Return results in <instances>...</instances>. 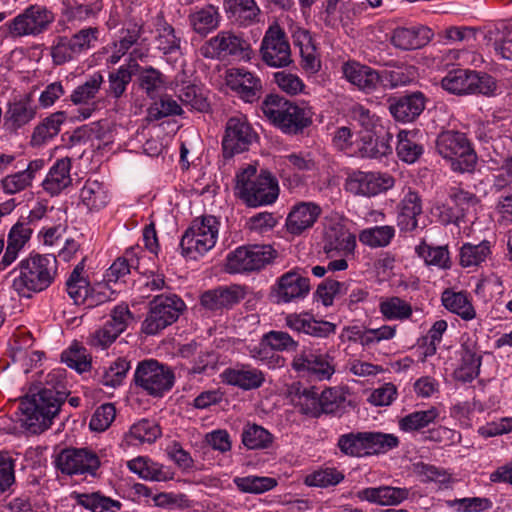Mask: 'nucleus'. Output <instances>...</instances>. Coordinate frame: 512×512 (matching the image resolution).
Returning <instances> with one entry per match:
<instances>
[{
	"label": "nucleus",
	"instance_id": "c9c22d12",
	"mask_svg": "<svg viewBox=\"0 0 512 512\" xmlns=\"http://www.w3.org/2000/svg\"><path fill=\"white\" fill-rule=\"evenodd\" d=\"M142 250L139 246L126 249L125 253L118 257L105 273L107 284L125 282V278L130 274L131 269H139V260Z\"/></svg>",
	"mask_w": 512,
	"mask_h": 512
},
{
	"label": "nucleus",
	"instance_id": "473e14b6",
	"mask_svg": "<svg viewBox=\"0 0 512 512\" xmlns=\"http://www.w3.org/2000/svg\"><path fill=\"white\" fill-rule=\"evenodd\" d=\"M433 37L431 29L425 26L399 27L393 31L391 42L401 50L419 49Z\"/></svg>",
	"mask_w": 512,
	"mask_h": 512
},
{
	"label": "nucleus",
	"instance_id": "4d7b16f0",
	"mask_svg": "<svg viewBox=\"0 0 512 512\" xmlns=\"http://www.w3.org/2000/svg\"><path fill=\"white\" fill-rule=\"evenodd\" d=\"M233 483L240 492L248 494H262L272 490L278 484L276 478L256 475L234 477Z\"/></svg>",
	"mask_w": 512,
	"mask_h": 512
},
{
	"label": "nucleus",
	"instance_id": "4c0bfd02",
	"mask_svg": "<svg viewBox=\"0 0 512 512\" xmlns=\"http://www.w3.org/2000/svg\"><path fill=\"white\" fill-rule=\"evenodd\" d=\"M243 298L240 287L208 290L201 295L200 303L208 310H220L237 304Z\"/></svg>",
	"mask_w": 512,
	"mask_h": 512
},
{
	"label": "nucleus",
	"instance_id": "603ef678",
	"mask_svg": "<svg viewBox=\"0 0 512 512\" xmlns=\"http://www.w3.org/2000/svg\"><path fill=\"white\" fill-rule=\"evenodd\" d=\"M378 308L383 318L388 321H405L413 313L411 304L398 296L381 298Z\"/></svg>",
	"mask_w": 512,
	"mask_h": 512
},
{
	"label": "nucleus",
	"instance_id": "aec40b11",
	"mask_svg": "<svg viewBox=\"0 0 512 512\" xmlns=\"http://www.w3.org/2000/svg\"><path fill=\"white\" fill-rule=\"evenodd\" d=\"M274 291L279 303H290L308 295L310 280L303 274V269L294 268L277 279Z\"/></svg>",
	"mask_w": 512,
	"mask_h": 512
},
{
	"label": "nucleus",
	"instance_id": "13d9d810",
	"mask_svg": "<svg viewBox=\"0 0 512 512\" xmlns=\"http://www.w3.org/2000/svg\"><path fill=\"white\" fill-rule=\"evenodd\" d=\"M415 251L429 266L440 269L450 268V255L447 246H431L422 241L416 246Z\"/></svg>",
	"mask_w": 512,
	"mask_h": 512
},
{
	"label": "nucleus",
	"instance_id": "ea45409f",
	"mask_svg": "<svg viewBox=\"0 0 512 512\" xmlns=\"http://www.w3.org/2000/svg\"><path fill=\"white\" fill-rule=\"evenodd\" d=\"M289 397L302 414L314 417L321 414L318 391L314 387L305 388L300 383H294L289 388Z\"/></svg>",
	"mask_w": 512,
	"mask_h": 512
},
{
	"label": "nucleus",
	"instance_id": "f03ea898",
	"mask_svg": "<svg viewBox=\"0 0 512 512\" xmlns=\"http://www.w3.org/2000/svg\"><path fill=\"white\" fill-rule=\"evenodd\" d=\"M53 255L30 254L10 271L13 290L24 298L46 290L54 281L57 266Z\"/></svg>",
	"mask_w": 512,
	"mask_h": 512
},
{
	"label": "nucleus",
	"instance_id": "bf43d9fd",
	"mask_svg": "<svg viewBox=\"0 0 512 512\" xmlns=\"http://www.w3.org/2000/svg\"><path fill=\"white\" fill-rule=\"evenodd\" d=\"M395 236V228L390 225L374 226L359 233V241L371 248L388 246Z\"/></svg>",
	"mask_w": 512,
	"mask_h": 512
},
{
	"label": "nucleus",
	"instance_id": "49530a36",
	"mask_svg": "<svg viewBox=\"0 0 512 512\" xmlns=\"http://www.w3.org/2000/svg\"><path fill=\"white\" fill-rule=\"evenodd\" d=\"M482 357L474 344H462L461 363L455 371L456 378L462 382H471L480 373Z\"/></svg>",
	"mask_w": 512,
	"mask_h": 512
},
{
	"label": "nucleus",
	"instance_id": "de8ad7c7",
	"mask_svg": "<svg viewBox=\"0 0 512 512\" xmlns=\"http://www.w3.org/2000/svg\"><path fill=\"white\" fill-rule=\"evenodd\" d=\"M248 355L258 362L260 365L266 366L268 369L282 368L286 364V359L276 353L272 347L267 344V341L262 336L257 343H250L246 346Z\"/></svg>",
	"mask_w": 512,
	"mask_h": 512
},
{
	"label": "nucleus",
	"instance_id": "e433bc0d",
	"mask_svg": "<svg viewBox=\"0 0 512 512\" xmlns=\"http://www.w3.org/2000/svg\"><path fill=\"white\" fill-rule=\"evenodd\" d=\"M36 116V107L29 98H22L8 104L4 114V125L10 131H17Z\"/></svg>",
	"mask_w": 512,
	"mask_h": 512
},
{
	"label": "nucleus",
	"instance_id": "4be33fe9",
	"mask_svg": "<svg viewBox=\"0 0 512 512\" xmlns=\"http://www.w3.org/2000/svg\"><path fill=\"white\" fill-rule=\"evenodd\" d=\"M226 85L245 102L252 103L260 96V78L245 68H230L225 76Z\"/></svg>",
	"mask_w": 512,
	"mask_h": 512
},
{
	"label": "nucleus",
	"instance_id": "c85d7f7f",
	"mask_svg": "<svg viewBox=\"0 0 512 512\" xmlns=\"http://www.w3.org/2000/svg\"><path fill=\"white\" fill-rule=\"evenodd\" d=\"M226 17L240 27L257 23L261 9L255 0H223Z\"/></svg>",
	"mask_w": 512,
	"mask_h": 512
},
{
	"label": "nucleus",
	"instance_id": "79ce46f5",
	"mask_svg": "<svg viewBox=\"0 0 512 512\" xmlns=\"http://www.w3.org/2000/svg\"><path fill=\"white\" fill-rule=\"evenodd\" d=\"M64 112H56L44 118L33 130L30 145L32 147H41L56 137L61 125L65 122Z\"/></svg>",
	"mask_w": 512,
	"mask_h": 512
},
{
	"label": "nucleus",
	"instance_id": "1a4fd4ad",
	"mask_svg": "<svg viewBox=\"0 0 512 512\" xmlns=\"http://www.w3.org/2000/svg\"><path fill=\"white\" fill-rule=\"evenodd\" d=\"M441 87L450 94L470 95L483 94L491 96L497 88L494 78L486 73L470 69H453L441 80Z\"/></svg>",
	"mask_w": 512,
	"mask_h": 512
},
{
	"label": "nucleus",
	"instance_id": "338daca9",
	"mask_svg": "<svg viewBox=\"0 0 512 512\" xmlns=\"http://www.w3.org/2000/svg\"><path fill=\"white\" fill-rule=\"evenodd\" d=\"M348 291L349 284L347 282L327 278L318 285L315 292V299L328 307L333 304L336 297L345 295Z\"/></svg>",
	"mask_w": 512,
	"mask_h": 512
},
{
	"label": "nucleus",
	"instance_id": "8fccbe9b",
	"mask_svg": "<svg viewBox=\"0 0 512 512\" xmlns=\"http://www.w3.org/2000/svg\"><path fill=\"white\" fill-rule=\"evenodd\" d=\"M71 498L76 503L91 512H117L122 504L118 500L102 495L100 492L78 493L73 492Z\"/></svg>",
	"mask_w": 512,
	"mask_h": 512
},
{
	"label": "nucleus",
	"instance_id": "774afa93",
	"mask_svg": "<svg viewBox=\"0 0 512 512\" xmlns=\"http://www.w3.org/2000/svg\"><path fill=\"white\" fill-rule=\"evenodd\" d=\"M61 361L79 373L86 372L91 368V358L87 350L77 343L62 352Z\"/></svg>",
	"mask_w": 512,
	"mask_h": 512
},
{
	"label": "nucleus",
	"instance_id": "9d476101",
	"mask_svg": "<svg viewBox=\"0 0 512 512\" xmlns=\"http://www.w3.org/2000/svg\"><path fill=\"white\" fill-rule=\"evenodd\" d=\"M133 381L147 395L162 397L174 386L175 375L169 366L155 359H148L138 363Z\"/></svg>",
	"mask_w": 512,
	"mask_h": 512
},
{
	"label": "nucleus",
	"instance_id": "cd10ccee",
	"mask_svg": "<svg viewBox=\"0 0 512 512\" xmlns=\"http://www.w3.org/2000/svg\"><path fill=\"white\" fill-rule=\"evenodd\" d=\"M72 162L68 157L57 159L49 168L42 181L43 190L50 196H57L72 184Z\"/></svg>",
	"mask_w": 512,
	"mask_h": 512
},
{
	"label": "nucleus",
	"instance_id": "0e129e2a",
	"mask_svg": "<svg viewBox=\"0 0 512 512\" xmlns=\"http://www.w3.org/2000/svg\"><path fill=\"white\" fill-rule=\"evenodd\" d=\"M81 53L70 37L58 36L51 46V57L55 65H63L78 58Z\"/></svg>",
	"mask_w": 512,
	"mask_h": 512
},
{
	"label": "nucleus",
	"instance_id": "ddd939ff",
	"mask_svg": "<svg viewBox=\"0 0 512 512\" xmlns=\"http://www.w3.org/2000/svg\"><path fill=\"white\" fill-rule=\"evenodd\" d=\"M276 257V250L270 245H244L229 252L225 270L230 274L259 271Z\"/></svg>",
	"mask_w": 512,
	"mask_h": 512
},
{
	"label": "nucleus",
	"instance_id": "f3484780",
	"mask_svg": "<svg viewBox=\"0 0 512 512\" xmlns=\"http://www.w3.org/2000/svg\"><path fill=\"white\" fill-rule=\"evenodd\" d=\"M56 467L63 474L96 476L101 462L99 456L88 448H66L56 457Z\"/></svg>",
	"mask_w": 512,
	"mask_h": 512
},
{
	"label": "nucleus",
	"instance_id": "20e7f679",
	"mask_svg": "<svg viewBox=\"0 0 512 512\" xmlns=\"http://www.w3.org/2000/svg\"><path fill=\"white\" fill-rule=\"evenodd\" d=\"M54 21L55 14L49 7L34 3L27 5L16 16L6 21L0 30L6 38L13 40L38 37L46 33Z\"/></svg>",
	"mask_w": 512,
	"mask_h": 512
},
{
	"label": "nucleus",
	"instance_id": "a878e982",
	"mask_svg": "<svg viewBox=\"0 0 512 512\" xmlns=\"http://www.w3.org/2000/svg\"><path fill=\"white\" fill-rule=\"evenodd\" d=\"M321 213V207L314 202L296 203L286 218L287 231L293 235L302 234L316 223Z\"/></svg>",
	"mask_w": 512,
	"mask_h": 512
},
{
	"label": "nucleus",
	"instance_id": "f704fd0d",
	"mask_svg": "<svg viewBox=\"0 0 512 512\" xmlns=\"http://www.w3.org/2000/svg\"><path fill=\"white\" fill-rule=\"evenodd\" d=\"M127 467L144 480L165 482L174 478V472L171 468L154 462L147 457L139 456L129 460Z\"/></svg>",
	"mask_w": 512,
	"mask_h": 512
},
{
	"label": "nucleus",
	"instance_id": "58836bf2",
	"mask_svg": "<svg viewBox=\"0 0 512 512\" xmlns=\"http://www.w3.org/2000/svg\"><path fill=\"white\" fill-rule=\"evenodd\" d=\"M441 302L449 312L456 314L464 321L476 318V310L467 292L446 289L441 295Z\"/></svg>",
	"mask_w": 512,
	"mask_h": 512
},
{
	"label": "nucleus",
	"instance_id": "4468645a",
	"mask_svg": "<svg viewBox=\"0 0 512 512\" xmlns=\"http://www.w3.org/2000/svg\"><path fill=\"white\" fill-rule=\"evenodd\" d=\"M292 369L317 380H329L335 373L334 358L313 346H303L291 361Z\"/></svg>",
	"mask_w": 512,
	"mask_h": 512
},
{
	"label": "nucleus",
	"instance_id": "680f3d73",
	"mask_svg": "<svg viewBox=\"0 0 512 512\" xmlns=\"http://www.w3.org/2000/svg\"><path fill=\"white\" fill-rule=\"evenodd\" d=\"M131 369V362L126 358H117L113 361L101 376L100 383L108 388H118L124 384L127 373Z\"/></svg>",
	"mask_w": 512,
	"mask_h": 512
},
{
	"label": "nucleus",
	"instance_id": "7c9ffc66",
	"mask_svg": "<svg viewBox=\"0 0 512 512\" xmlns=\"http://www.w3.org/2000/svg\"><path fill=\"white\" fill-rule=\"evenodd\" d=\"M426 99L422 92H413L395 99L390 103L389 110L399 122H412L425 109Z\"/></svg>",
	"mask_w": 512,
	"mask_h": 512
},
{
	"label": "nucleus",
	"instance_id": "6e6552de",
	"mask_svg": "<svg viewBox=\"0 0 512 512\" xmlns=\"http://www.w3.org/2000/svg\"><path fill=\"white\" fill-rule=\"evenodd\" d=\"M200 54L207 59L233 57L248 62L253 58L254 50L241 33L222 30L201 46Z\"/></svg>",
	"mask_w": 512,
	"mask_h": 512
},
{
	"label": "nucleus",
	"instance_id": "2f4dec72",
	"mask_svg": "<svg viewBox=\"0 0 512 512\" xmlns=\"http://www.w3.org/2000/svg\"><path fill=\"white\" fill-rule=\"evenodd\" d=\"M285 325L293 331L320 338L327 337L335 330L334 324L328 321H318L308 313L288 314L285 318Z\"/></svg>",
	"mask_w": 512,
	"mask_h": 512
},
{
	"label": "nucleus",
	"instance_id": "a19ab883",
	"mask_svg": "<svg viewBox=\"0 0 512 512\" xmlns=\"http://www.w3.org/2000/svg\"><path fill=\"white\" fill-rule=\"evenodd\" d=\"M155 43L157 48L163 54H173L179 52L181 46V37L174 27L169 24L162 13L158 14L154 20Z\"/></svg>",
	"mask_w": 512,
	"mask_h": 512
},
{
	"label": "nucleus",
	"instance_id": "69168bd1",
	"mask_svg": "<svg viewBox=\"0 0 512 512\" xmlns=\"http://www.w3.org/2000/svg\"><path fill=\"white\" fill-rule=\"evenodd\" d=\"M138 67L136 61L132 60L128 65H122L117 71L110 73L109 93L113 97L119 98L123 95L132 79L133 73Z\"/></svg>",
	"mask_w": 512,
	"mask_h": 512
},
{
	"label": "nucleus",
	"instance_id": "2eb2a0df",
	"mask_svg": "<svg viewBox=\"0 0 512 512\" xmlns=\"http://www.w3.org/2000/svg\"><path fill=\"white\" fill-rule=\"evenodd\" d=\"M262 61L273 68L288 66L291 62V49L284 29L277 21L272 22L260 45Z\"/></svg>",
	"mask_w": 512,
	"mask_h": 512
},
{
	"label": "nucleus",
	"instance_id": "6ab92c4d",
	"mask_svg": "<svg viewBox=\"0 0 512 512\" xmlns=\"http://www.w3.org/2000/svg\"><path fill=\"white\" fill-rule=\"evenodd\" d=\"M394 186V179L387 173L353 171L345 182L348 192L371 197L378 195Z\"/></svg>",
	"mask_w": 512,
	"mask_h": 512
},
{
	"label": "nucleus",
	"instance_id": "052dcab7",
	"mask_svg": "<svg viewBox=\"0 0 512 512\" xmlns=\"http://www.w3.org/2000/svg\"><path fill=\"white\" fill-rule=\"evenodd\" d=\"M344 477L343 472L335 467H322L307 474L304 484L308 487L328 488L338 485Z\"/></svg>",
	"mask_w": 512,
	"mask_h": 512
},
{
	"label": "nucleus",
	"instance_id": "f257e3e1",
	"mask_svg": "<svg viewBox=\"0 0 512 512\" xmlns=\"http://www.w3.org/2000/svg\"><path fill=\"white\" fill-rule=\"evenodd\" d=\"M69 392L64 372L50 371L36 393L27 394L20 402L18 421L26 431L37 434L48 429Z\"/></svg>",
	"mask_w": 512,
	"mask_h": 512
},
{
	"label": "nucleus",
	"instance_id": "c03bdc74",
	"mask_svg": "<svg viewBox=\"0 0 512 512\" xmlns=\"http://www.w3.org/2000/svg\"><path fill=\"white\" fill-rule=\"evenodd\" d=\"M80 199L82 204L93 212L106 207L110 201V195L103 182L88 179L80 190Z\"/></svg>",
	"mask_w": 512,
	"mask_h": 512
},
{
	"label": "nucleus",
	"instance_id": "bb28decb",
	"mask_svg": "<svg viewBox=\"0 0 512 512\" xmlns=\"http://www.w3.org/2000/svg\"><path fill=\"white\" fill-rule=\"evenodd\" d=\"M104 82V78L100 73L92 74L83 84L77 86L72 94L70 100L75 105H84L79 110L80 116L83 120L89 118L96 110V102L94 101L96 95Z\"/></svg>",
	"mask_w": 512,
	"mask_h": 512
},
{
	"label": "nucleus",
	"instance_id": "e2e57ef3",
	"mask_svg": "<svg viewBox=\"0 0 512 512\" xmlns=\"http://www.w3.org/2000/svg\"><path fill=\"white\" fill-rule=\"evenodd\" d=\"M279 165L295 172H314L318 169L313 153L293 152L279 158Z\"/></svg>",
	"mask_w": 512,
	"mask_h": 512
},
{
	"label": "nucleus",
	"instance_id": "412c9836",
	"mask_svg": "<svg viewBox=\"0 0 512 512\" xmlns=\"http://www.w3.org/2000/svg\"><path fill=\"white\" fill-rule=\"evenodd\" d=\"M356 248V237L341 223L327 226L323 236V250L328 258L350 256Z\"/></svg>",
	"mask_w": 512,
	"mask_h": 512
},
{
	"label": "nucleus",
	"instance_id": "c756f323",
	"mask_svg": "<svg viewBox=\"0 0 512 512\" xmlns=\"http://www.w3.org/2000/svg\"><path fill=\"white\" fill-rule=\"evenodd\" d=\"M420 195L409 189L398 206L397 226L401 232H412L418 227V219L422 214Z\"/></svg>",
	"mask_w": 512,
	"mask_h": 512
},
{
	"label": "nucleus",
	"instance_id": "3c124183",
	"mask_svg": "<svg viewBox=\"0 0 512 512\" xmlns=\"http://www.w3.org/2000/svg\"><path fill=\"white\" fill-rule=\"evenodd\" d=\"M379 85L385 89H396L406 86L417 78L414 66L402 65L379 72Z\"/></svg>",
	"mask_w": 512,
	"mask_h": 512
},
{
	"label": "nucleus",
	"instance_id": "b1692460",
	"mask_svg": "<svg viewBox=\"0 0 512 512\" xmlns=\"http://www.w3.org/2000/svg\"><path fill=\"white\" fill-rule=\"evenodd\" d=\"M33 229L29 222H16L7 234V245L0 259V271L11 266L29 243Z\"/></svg>",
	"mask_w": 512,
	"mask_h": 512
},
{
	"label": "nucleus",
	"instance_id": "5fc2aeb1",
	"mask_svg": "<svg viewBox=\"0 0 512 512\" xmlns=\"http://www.w3.org/2000/svg\"><path fill=\"white\" fill-rule=\"evenodd\" d=\"M161 435V430L154 420L141 419L134 423L126 434L129 444L153 443Z\"/></svg>",
	"mask_w": 512,
	"mask_h": 512
},
{
	"label": "nucleus",
	"instance_id": "37998d69",
	"mask_svg": "<svg viewBox=\"0 0 512 512\" xmlns=\"http://www.w3.org/2000/svg\"><path fill=\"white\" fill-rule=\"evenodd\" d=\"M397 138L396 152L399 159L408 164L415 163L424 152L419 131L401 130Z\"/></svg>",
	"mask_w": 512,
	"mask_h": 512
},
{
	"label": "nucleus",
	"instance_id": "72a5a7b5",
	"mask_svg": "<svg viewBox=\"0 0 512 512\" xmlns=\"http://www.w3.org/2000/svg\"><path fill=\"white\" fill-rule=\"evenodd\" d=\"M356 496L361 501L390 506L398 505L406 500L409 490L392 486L367 487L357 491Z\"/></svg>",
	"mask_w": 512,
	"mask_h": 512
},
{
	"label": "nucleus",
	"instance_id": "a211bd4d",
	"mask_svg": "<svg viewBox=\"0 0 512 512\" xmlns=\"http://www.w3.org/2000/svg\"><path fill=\"white\" fill-rule=\"evenodd\" d=\"M132 320V313L124 303L110 311V319L89 336L88 343L99 349L109 347L123 333Z\"/></svg>",
	"mask_w": 512,
	"mask_h": 512
},
{
	"label": "nucleus",
	"instance_id": "6e6d98bb",
	"mask_svg": "<svg viewBox=\"0 0 512 512\" xmlns=\"http://www.w3.org/2000/svg\"><path fill=\"white\" fill-rule=\"evenodd\" d=\"M337 447L346 456H368L367 432H350L338 438Z\"/></svg>",
	"mask_w": 512,
	"mask_h": 512
},
{
	"label": "nucleus",
	"instance_id": "0eeeda50",
	"mask_svg": "<svg viewBox=\"0 0 512 512\" xmlns=\"http://www.w3.org/2000/svg\"><path fill=\"white\" fill-rule=\"evenodd\" d=\"M218 233L216 217L207 215L196 218L181 238V254L188 259H198L215 246Z\"/></svg>",
	"mask_w": 512,
	"mask_h": 512
},
{
	"label": "nucleus",
	"instance_id": "9b49d317",
	"mask_svg": "<svg viewBox=\"0 0 512 512\" xmlns=\"http://www.w3.org/2000/svg\"><path fill=\"white\" fill-rule=\"evenodd\" d=\"M186 309L184 301L176 294H160L150 302L148 315L142 323V332L155 335L173 324Z\"/></svg>",
	"mask_w": 512,
	"mask_h": 512
},
{
	"label": "nucleus",
	"instance_id": "393cba45",
	"mask_svg": "<svg viewBox=\"0 0 512 512\" xmlns=\"http://www.w3.org/2000/svg\"><path fill=\"white\" fill-rule=\"evenodd\" d=\"M343 77L358 90L370 94L379 86V72L357 61H347L341 67Z\"/></svg>",
	"mask_w": 512,
	"mask_h": 512
},
{
	"label": "nucleus",
	"instance_id": "dca6fc26",
	"mask_svg": "<svg viewBox=\"0 0 512 512\" xmlns=\"http://www.w3.org/2000/svg\"><path fill=\"white\" fill-rule=\"evenodd\" d=\"M257 140V133L252 128L247 117L239 114L230 117L225 125L222 139V150L225 158H232L242 153Z\"/></svg>",
	"mask_w": 512,
	"mask_h": 512
},
{
	"label": "nucleus",
	"instance_id": "5701e85b",
	"mask_svg": "<svg viewBox=\"0 0 512 512\" xmlns=\"http://www.w3.org/2000/svg\"><path fill=\"white\" fill-rule=\"evenodd\" d=\"M221 378L224 383L245 391L258 389L265 382V375L260 369L241 363L226 368Z\"/></svg>",
	"mask_w": 512,
	"mask_h": 512
},
{
	"label": "nucleus",
	"instance_id": "a18cd8bd",
	"mask_svg": "<svg viewBox=\"0 0 512 512\" xmlns=\"http://www.w3.org/2000/svg\"><path fill=\"white\" fill-rule=\"evenodd\" d=\"M192 29L199 35L206 36L220 25L219 8L209 4L192 12L189 17Z\"/></svg>",
	"mask_w": 512,
	"mask_h": 512
},
{
	"label": "nucleus",
	"instance_id": "7ed1b4c3",
	"mask_svg": "<svg viewBox=\"0 0 512 512\" xmlns=\"http://www.w3.org/2000/svg\"><path fill=\"white\" fill-rule=\"evenodd\" d=\"M235 194L248 207L256 208L273 204L279 196L276 177L267 170L257 173L254 165L248 164L235 175Z\"/></svg>",
	"mask_w": 512,
	"mask_h": 512
},
{
	"label": "nucleus",
	"instance_id": "39448f33",
	"mask_svg": "<svg viewBox=\"0 0 512 512\" xmlns=\"http://www.w3.org/2000/svg\"><path fill=\"white\" fill-rule=\"evenodd\" d=\"M264 115L284 133L297 134L311 124V110L277 95H269L262 103Z\"/></svg>",
	"mask_w": 512,
	"mask_h": 512
},
{
	"label": "nucleus",
	"instance_id": "423d86ee",
	"mask_svg": "<svg viewBox=\"0 0 512 512\" xmlns=\"http://www.w3.org/2000/svg\"><path fill=\"white\" fill-rule=\"evenodd\" d=\"M436 150L445 159L452 171L473 173L478 157L464 133L457 131L442 132L436 140Z\"/></svg>",
	"mask_w": 512,
	"mask_h": 512
},
{
	"label": "nucleus",
	"instance_id": "864d4df0",
	"mask_svg": "<svg viewBox=\"0 0 512 512\" xmlns=\"http://www.w3.org/2000/svg\"><path fill=\"white\" fill-rule=\"evenodd\" d=\"M438 416L439 412L435 407L427 410H417L400 418L398 427L401 431L407 433L420 431L434 423Z\"/></svg>",
	"mask_w": 512,
	"mask_h": 512
},
{
	"label": "nucleus",
	"instance_id": "f8f14e48",
	"mask_svg": "<svg viewBox=\"0 0 512 512\" xmlns=\"http://www.w3.org/2000/svg\"><path fill=\"white\" fill-rule=\"evenodd\" d=\"M84 267V260H82L73 269L66 282L67 292L74 303L83 304L86 308H93L112 300L114 292L108 287L107 283L89 285V282L83 276Z\"/></svg>",
	"mask_w": 512,
	"mask_h": 512
},
{
	"label": "nucleus",
	"instance_id": "09e8293b",
	"mask_svg": "<svg viewBox=\"0 0 512 512\" xmlns=\"http://www.w3.org/2000/svg\"><path fill=\"white\" fill-rule=\"evenodd\" d=\"M99 10L100 9L96 7L95 4H79L77 2L64 0L61 3V21L65 24L77 26L94 18Z\"/></svg>",
	"mask_w": 512,
	"mask_h": 512
}]
</instances>
